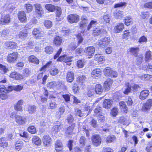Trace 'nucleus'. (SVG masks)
I'll return each instance as SVG.
<instances>
[{
  "label": "nucleus",
  "instance_id": "obj_46",
  "mask_svg": "<svg viewBox=\"0 0 152 152\" xmlns=\"http://www.w3.org/2000/svg\"><path fill=\"white\" fill-rule=\"evenodd\" d=\"M25 7L28 12L31 11L33 9L32 5L30 4H26Z\"/></svg>",
  "mask_w": 152,
  "mask_h": 152
},
{
  "label": "nucleus",
  "instance_id": "obj_23",
  "mask_svg": "<svg viewBox=\"0 0 152 152\" xmlns=\"http://www.w3.org/2000/svg\"><path fill=\"white\" fill-rule=\"evenodd\" d=\"M124 28V25L123 23H118L115 27L114 30L116 33H118L121 31L123 30Z\"/></svg>",
  "mask_w": 152,
  "mask_h": 152
},
{
  "label": "nucleus",
  "instance_id": "obj_30",
  "mask_svg": "<svg viewBox=\"0 0 152 152\" xmlns=\"http://www.w3.org/2000/svg\"><path fill=\"white\" fill-rule=\"evenodd\" d=\"M56 7L57 6L51 4H47L45 5L46 9L48 11L51 12H53L55 11Z\"/></svg>",
  "mask_w": 152,
  "mask_h": 152
},
{
  "label": "nucleus",
  "instance_id": "obj_21",
  "mask_svg": "<svg viewBox=\"0 0 152 152\" xmlns=\"http://www.w3.org/2000/svg\"><path fill=\"white\" fill-rule=\"evenodd\" d=\"M56 20L57 21H59L61 20V18H60L61 15L62 13V12L61 8L58 6L56 7Z\"/></svg>",
  "mask_w": 152,
  "mask_h": 152
},
{
  "label": "nucleus",
  "instance_id": "obj_63",
  "mask_svg": "<svg viewBox=\"0 0 152 152\" xmlns=\"http://www.w3.org/2000/svg\"><path fill=\"white\" fill-rule=\"evenodd\" d=\"M73 143V140H69L68 142L67 146L70 151L72 149Z\"/></svg>",
  "mask_w": 152,
  "mask_h": 152
},
{
  "label": "nucleus",
  "instance_id": "obj_3",
  "mask_svg": "<svg viewBox=\"0 0 152 152\" xmlns=\"http://www.w3.org/2000/svg\"><path fill=\"white\" fill-rule=\"evenodd\" d=\"M67 19L71 23H77L79 20V16L76 14H71L68 15Z\"/></svg>",
  "mask_w": 152,
  "mask_h": 152
},
{
  "label": "nucleus",
  "instance_id": "obj_40",
  "mask_svg": "<svg viewBox=\"0 0 152 152\" xmlns=\"http://www.w3.org/2000/svg\"><path fill=\"white\" fill-rule=\"evenodd\" d=\"M119 105L120 108L122 109L125 112L127 110V107L125 102L121 101L119 102Z\"/></svg>",
  "mask_w": 152,
  "mask_h": 152
},
{
  "label": "nucleus",
  "instance_id": "obj_16",
  "mask_svg": "<svg viewBox=\"0 0 152 152\" xmlns=\"http://www.w3.org/2000/svg\"><path fill=\"white\" fill-rule=\"evenodd\" d=\"M23 103V101L21 99L19 100L16 104L14 106L15 110L17 111H22V105Z\"/></svg>",
  "mask_w": 152,
  "mask_h": 152
},
{
  "label": "nucleus",
  "instance_id": "obj_11",
  "mask_svg": "<svg viewBox=\"0 0 152 152\" xmlns=\"http://www.w3.org/2000/svg\"><path fill=\"white\" fill-rule=\"evenodd\" d=\"M16 122L19 124L23 125L26 122V118L24 116L16 115L15 117Z\"/></svg>",
  "mask_w": 152,
  "mask_h": 152
},
{
  "label": "nucleus",
  "instance_id": "obj_60",
  "mask_svg": "<svg viewBox=\"0 0 152 152\" xmlns=\"http://www.w3.org/2000/svg\"><path fill=\"white\" fill-rule=\"evenodd\" d=\"M75 127V124H72L71 126H69L67 129L66 132L71 133L72 132V131Z\"/></svg>",
  "mask_w": 152,
  "mask_h": 152
},
{
  "label": "nucleus",
  "instance_id": "obj_59",
  "mask_svg": "<svg viewBox=\"0 0 152 152\" xmlns=\"http://www.w3.org/2000/svg\"><path fill=\"white\" fill-rule=\"evenodd\" d=\"M151 52L150 51L147 52L145 54V61H147L148 60L151 59Z\"/></svg>",
  "mask_w": 152,
  "mask_h": 152
},
{
  "label": "nucleus",
  "instance_id": "obj_48",
  "mask_svg": "<svg viewBox=\"0 0 152 152\" xmlns=\"http://www.w3.org/2000/svg\"><path fill=\"white\" fill-rule=\"evenodd\" d=\"M151 77H152V75H150L148 74L142 75L141 77V79L142 80H148Z\"/></svg>",
  "mask_w": 152,
  "mask_h": 152
},
{
  "label": "nucleus",
  "instance_id": "obj_18",
  "mask_svg": "<svg viewBox=\"0 0 152 152\" xmlns=\"http://www.w3.org/2000/svg\"><path fill=\"white\" fill-rule=\"evenodd\" d=\"M149 92L148 90H143L140 93L139 98L142 100L145 99L148 96Z\"/></svg>",
  "mask_w": 152,
  "mask_h": 152
},
{
  "label": "nucleus",
  "instance_id": "obj_44",
  "mask_svg": "<svg viewBox=\"0 0 152 152\" xmlns=\"http://www.w3.org/2000/svg\"><path fill=\"white\" fill-rule=\"evenodd\" d=\"M58 70L56 68H53L50 70V74L52 76H55L58 73Z\"/></svg>",
  "mask_w": 152,
  "mask_h": 152
},
{
  "label": "nucleus",
  "instance_id": "obj_6",
  "mask_svg": "<svg viewBox=\"0 0 152 152\" xmlns=\"http://www.w3.org/2000/svg\"><path fill=\"white\" fill-rule=\"evenodd\" d=\"M43 142L44 146L46 147L50 146L51 144V139L48 135L44 136L43 137Z\"/></svg>",
  "mask_w": 152,
  "mask_h": 152
},
{
  "label": "nucleus",
  "instance_id": "obj_7",
  "mask_svg": "<svg viewBox=\"0 0 152 152\" xmlns=\"http://www.w3.org/2000/svg\"><path fill=\"white\" fill-rule=\"evenodd\" d=\"M110 41V38L109 37H105L101 38L99 42V44L101 47L107 45Z\"/></svg>",
  "mask_w": 152,
  "mask_h": 152
},
{
  "label": "nucleus",
  "instance_id": "obj_15",
  "mask_svg": "<svg viewBox=\"0 0 152 152\" xmlns=\"http://www.w3.org/2000/svg\"><path fill=\"white\" fill-rule=\"evenodd\" d=\"M101 71L100 69H96L92 71L91 75L92 77L94 78L100 77L101 75Z\"/></svg>",
  "mask_w": 152,
  "mask_h": 152
},
{
  "label": "nucleus",
  "instance_id": "obj_57",
  "mask_svg": "<svg viewBox=\"0 0 152 152\" xmlns=\"http://www.w3.org/2000/svg\"><path fill=\"white\" fill-rule=\"evenodd\" d=\"M97 24V22L96 21L91 20L90 23L88 25V27L87 29L89 30L93 26Z\"/></svg>",
  "mask_w": 152,
  "mask_h": 152
},
{
  "label": "nucleus",
  "instance_id": "obj_49",
  "mask_svg": "<svg viewBox=\"0 0 152 152\" xmlns=\"http://www.w3.org/2000/svg\"><path fill=\"white\" fill-rule=\"evenodd\" d=\"M45 26L48 28H51L52 26V22L49 20H46L45 22Z\"/></svg>",
  "mask_w": 152,
  "mask_h": 152
},
{
  "label": "nucleus",
  "instance_id": "obj_41",
  "mask_svg": "<svg viewBox=\"0 0 152 152\" xmlns=\"http://www.w3.org/2000/svg\"><path fill=\"white\" fill-rule=\"evenodd\" d=\"M53 48L50 46H48L45 48V52L47 54H51L53 53Z\"/></svg>",
  "mask_w": 152,
  "mask_h": 152
},
{
  "label": "nucleus",
  "instance_id": "obj_8",
  "mask_svg": "<svg viewBox=\"0 0 152 152\" xmlns=\"http://www.w3.org/2000/svg\"><path fill=\"white\" fill-rule=\"evenodd\" d=\"M152 106V100L149 99L142 106V111L145 112L149 110Z\"/></svg>",
  "mask_w": 152,
  "mask_h": 152
},
{
  "label": "nucleus",
  "instance_id": "obj_33",
  "mask_svg": "<svg viewBox=\"0 0 152 152\" xmlns=\"http://www.w3.org/2000/svg\"><path fill=\"white\" fill-rule=\"evenodd\" d=\"M37 107L35 105H29L28 107V111L30 114H33L36 111Z\"/></svg>",
  "mask_w": 152,
  "mask_h": 152
},
{
  "label": "nucleus",
  "instance_id": "obj_2",
  "mask_svg": "<svg viewBox=\"0 0 152 152\" xmlns=\"http://www.w3.org/2000/svg\"><path fill=\"white\" fill-rule=\"evenodd\" d=\"M93 144L95 146H99L101 143V137L99 135H94L91 138Z\"/></svg>",
  "mask_w": 152,
  "mask_h": 152
},
{
  "label": "nucleus",
  "instance_id": "obj_9",
  "mask_svg": "<svg viewBox=\"0 0 152 152\" xmlns=\"http://www.w3.org/2000/svg\"><path fill=\"white\" fill-rule=\"evenodd\" d=\"M152 106V100L149 99L142 106V111L145 112L149 110Z\"/></svg>",
  "mask_w": 152,
  "mask_h": 152
},
{
  "label": "nucleus",
  "instance_id": "obj_29",
  "mask_svg": "<svg viewBox=\"0 0 152 152\" xmlns=\"http://www.w3.org/2000/svg\"><path fill=\"white\" fill-rule=\"evenodd\" d=\"M94 115L95 116H99V115L102 114V108L100 107H97L94 110Z\"/></svg>",
  "mask_w": 152,
  "mask_h": 152
},
{
  "label": "nucleus",
  "instance_id": "obj_38",
  "mask_svg": "<svg viewBox=\"0 0 152 152\" xmlns=\"http://www.w3.org/2000/svg\"><path fill=\"white\" fill-rule=\"evenodd\" d=\"M116 139V137L114 135H112L106 138V141L107 143H110L115 141Z\"/></svg>",
  "mask_w": 152,
  "mask_h": 152
},
{
  "label": "nucleus",
  "instance_id": "obj_12",
  "mask_svg": "<svg viewBox=\"0 0 152 152\" xmlns=\"http://www.w3.org/2000/svg\"><path fill=\"white\" fill-rule=\"evenodd\" d=\"M33 34L35 37H40L43 36V32L39 28H35L33 31Z\"/></svg>",
  "mask_w": 152,
  "mask_h": 152
},
{
  "label": "nucleus",
  "instance_id": "obj_17",
  "mask_svg": "<svg viewBox=\"0 0 152 152\" xmlns=\"http://www.w3.org/2000/svg\"><path fill=\"white\" fill-rule=\"evenodd\" d=\"M128 50V51L130 53L131 55L137 57L138 54L139 48L138 47H131Z\"/></svg>",
  "mask_w": 152,
  "mask_h": 152
},
{
  "label": "nucleus",
  "instance_id": "obj_4",
  "mask_svg": "<svg viewBox=\"0 0 152 152\" xmlns=\"http://www.w3.org/2000/svg\"><path fill=\"white\" fill-rule=\"evenodd\" d=\"M95 51V48L93 46L87 47L84 50V52L86 55L90 56L89 58H91L94 55Z\"/></svg>",
  "mask_w": 152,
  "mask_h": 152
},
{
  "label": "nucleus",
  "instance_id": "obj_62",
  "mask_svg": "<svg viewBox=\"0 0 152 152\" xmlns=\"http://www.w3.org/2000/svg\"><path fill=\"white\" fill-rule=\"evenodd\" d=\"M98 117V120L99 122L102 123L105 121V117L103 115L101 114Z\"/></svg>",
  "mask_w": 152,
  "mask_h": 152
},
{
  "label": "nucleus",
  "instance_id": "obj_50",
  "mask_svg": "<svg viewBox=\"0 0 152 152\" xmlns=\"http://www.w3.org/2000/svg\"><path fill=\"white\" fill-rule=\"evenodd\" d=\"M15 148L19 150L23 147V144L21 142H18V141L16 142L15 144Z\"/></svg>",
  "mask_w": 152,
  "mask_h": 152
},
{
  "label": "nucleus",
  "instance_id": "obj_5",
  "mask_svg": "<svg viewBox=\"0 0 152 152\" xmlns=\"http://www.w3.org/2000/svg\"><path fill=\"white\" fill-rule=\"evenodd\" d=\"M107 33V32L105 30L100 29V28L95 27L93 30V35L94 36H98L100 34L105 35Z\"/></svg>",
  "mask_w": 152,
  "mask_h": 152
},
{
  "label": "nucleus",
  "instance_id": "obj_1",
  "mask_svg": "<svg viewBox=\"0 0 152 152\" xmlns=\"http://www.w3.org/2000/svg\"><path fill=\"white\" fill-rule=\"evenodd\" d=\"M18 57V54L17 52H14L12 53L8 54L7 60L10 63H14L17 61Z\"/></svg>",
  "mask_w": 152,
  "mask_h": 152
},
{
  "label": "nucleus",
  "instance_id": "obj_56",
  "mask_svg": "<svg viewBox=\"0 0 152 152\" xmlns=\"http://www.w3.org/2000/svg\"><path fill=\"white\" fill-rule=\"evenodd\" d=\"M60 125H56L53 126L51 129V131L53 132H58V130L59 129L58 128L60 127Z\"/></svg>",
  "mask_w": 152,
  "mask_h": 152
},
{
  "label": "nucleus",
  "instance_id": "obj_24",
  "mask_svg": "<svg viewBox=\"0 0 152 152\" xmlns=\"http://www.w3.org/2000/svg\"><path fill=\"white\" fill-rule=\"evenodd\" d=\"M112 83V80L111 79H107L104 83V86L105 90L108 91L109 90L110 86Z\"/></svg>",
  "mask_w": 152,
  "mask_h": 152
},
{
  "label": "nucleus",
  "instance_id": "obj_14",
  "mask_svg": "<svg viewBox=\"0 0 152 152\" xmlns=\"http://www.w3.org/2000/svg\"><path fill=\"white\" fill-rule=\"evenodd\" d=\"M18 18L19 20L22 22L26 21V15L25 12L23 11L19 12L18 14Z\"/></svg>",
  "mask_w": 152,
  "mask_h": 152
},
{
  "label": "nucleus",
  "instance_id": "obj_26",
  "mask_svg": "<svg viewBox=\"0 0 152 152\" xmlns=\"http://www.w3.org/2000/svg\"><path fill=\"white\" fill-rule=\"evenodd\" d=\"M10 77L17 80L22 79L21 74L16 72H13L11 73L10 75Z\"/></svg>",
  "mask_w": 152,
  "mask_h": 152
},
{
  "label": "nucleus",
  "instance_id": "obj_36",
  "mask_svg": "<svg viewBox=\"0 0 152 152\" xmlns=\"http://www.w3.org/2000/svg\"><path fill=\"white\" fill-rule=\"evenodd\" d=\"M30 73L29 70L28 69H26L23 70V73L21 75V79H23L28 77Z\"/></svg>",
  "mask_w": 152,
  "mask_h": 152
},
{
  "label": "nucleus",
  "instance_id": "obj_28",
  "mask_svg": "<svg viewBox=\"0 0 152 152\" xmlns=\"http://www.w3.org/2000/svg\"><path fill=\"white\" fill-rule=\"evenodd\" d=\"M94 91L97 94H101L103 91V89L101 85L100 84L96 85Z\"/></svg>",
  "mask_w": 152,
  "mask_h": 152
},
{
  "label": "nucleus",
  "instance_id": "obj_39",
  "mask_svg": "<svg viewBox=\"0 0 152 152\" xmlns=\"http://www.w3.org/2000/svg\"><path fill=\"white\" fill-rule=\"evenodd\" d=\"M126 88L125 91H124V93L126 94H128L130 92L131 89V86L129 85L128 83L125 84Z\"/></svg>",
  "mask_w": 152,
  "mask_h": 152
},
{
  "label": "nucleus",
  "instance_id": "obj_58",
  "mask_svg": "<svg viewBox=\"0 0 152 152\" xmlns=\"http://www.w3.org/2000/svg\"><path fill=\"white\" fill-rule=\"evenodd\" d=\"M55 146L56 148H61L62 144L61 141L59 140H57L55 144Z\"/></svg>",
  "mask_w": 152,
  "mask_h": 152
},
{
  "label": "nucleus",
  "instance_id": "obj_13",
  "mask_svg": "<svg viewBox=\"0 0 152 152\" xmlns=\"http://www.w3.org/2000/svg\"><path fill=\"white\" fill-rule=\"evenodd\" d=\"M6 48L8 49L15 48L17 47V43L13 41H7L5 43Z\"/></svg>",
  "mask_w": 152,
  "mask_h": 152
},
{
  "label": "nucleus",
  "instance_id": "obj_10",
  "mask_svg": "<svg viewBox=\"0 0 152 152\" xmlns=\"http://www.w3.org/2000/svg\"><path fill=\"white\" fill-rule=\"evenodd\" d=\"M152 106V100L149 99L142 106V111L145 112L149 110Z\"/></svg>",
  "mask_w": 152,
  "mask_h": 152
},
{
  "label": "nucleus",
  "instance_id": "obj_22",
  "mask_svg": "<svg viewBox=\"0 0 152 152\" xmlns=\"http://www.w3.org/2000/svg\"><path fill=\"white\" fill-rule=\"evenodd\" d=\"M32 142L35 145L39 146L41 144V140L37 136H34L32 139Z\"/></svg>",
  "mask_w": 152,
  "mask_h": 152
},
{
  "label": "nucleus",
  "instance_id": "obj_51",
  "mask_svg": "<svg viewBox=\"0 0 152 152\" xmlns=\"http://www.w3.org/2000/svg\"><path fill=\"white\" fill-rule=\"evenodd\" d=\"M82 20L80 22V27H84L85 25L87 22V19L84 18H81Z\"/></svg>",
  "mask_w": 152,
  "mask_h": 152
},
{
  "label": "nucleus",
  "instance_id": "obj_45",
  "mask_svg": "<svg viewBox=\"0 0 152 152\" xmlns=\"http://www.w3.org/2000/svg\"><path fill=\"white\" fill-rule=\"evenodd\" d=\"M28 131L30 133H36V129L35 127L33 126H30L27 129Z\"/></svg>",
  "mask_w": 152,
  "mask_h": 152
},
{
  "label": "nucleus",
  "instance_id": "obj_47",
  "mask_svg": "<svg viewBox=\"0 0 152 152\" xmlns=\"http://www.w3.org/2000/svg\"><path fill=\"white\" fill-rule=\"evenodd\" d=\"M47 97H44L42 96H41L40 100H37V101L39 104H41L43 103H45L47 102Z\"/></svg>",
  "mask_w": 152,
  "mask_h": 152
},
{
  "label": "nucleus",
  "instance_id": "obj_53",
  "mask_svg": "<svg viewBox=\"0 0 152 152\" xmlns=\"http://www.w3.org/2000/svg\"><path fill=\"white\" fill-rule=\"evenodd\" d=\"M146 151L148 152L152 151V142H148L146 148Z\"/></svg>",
  "mask_w": 152,
  "mask_h": 152
},
{
  "label": "nucleus",
  "instance_id": "obj_27",
  "mask_svg": "<svg viewBox=\"0 0 152 152\" xmlns=\"http://www.w3.org/2000/svg\"><path fill=\"white\" fill-rule=\"evenodd\" d=\"M34 5L37 13L40 15H42L43 13V11L41 5L39 4H34Z\"/></svg>",
  "mask_w": 152,
  "mask_h": 152
},
{
  "label": "nucleus",
  "instance_id": "obj_31",
  "mask_svg": "<svg viewBox=\"0 0 152 152\" xmlns=\"http://www.w3.org/2000/svg\"><path fill=\"white\" fill-rule=\"evenodd\" d=\"M123 15V12L119 10H116L114 12V16L117 18H119L122 17Z\"/></svg>",
  "mask_w": 152,
  "mask_h": 152
},
{
  "label": "nucleus",
  "instance_id": "obj_64",
  "mask_svg": "<svg viewBox=\"0 0 152 152\" xmlns=\"http://www.w3.org/2000/svg\"><path fill=\"white\" fill-rule=\"evenodd\" d=\"M10 31L8 30H4L1 33L2 36H8L10 33Z\"/></svg>",
  "mask_w": 152,
  "mask_h": 152
},
{
  "label": "nucleus",
  "instance_id": "obj_25",
  "mask_svg": "<svg viewBox=\"0 0 152 152\" xmlns=\"http://www.w3.org/2000/svg\"><path fill=\"white\" fill-rule=\"evenodd\" d=\"M28 36V32L26 30H23L20 31L18 35V37L23 39L26 37Z\"/></svg>",
  "mask_w": 152,
  "mask_h": 152
},
{
  "label": "nucleus",
  "instance_id": "obj_19",
  "mask_svg": "<svg viewBox=\"0 0 152 152\" xmlns=\"http://www.w3.org/2000/svg\"><path fill=\"white\" fill-rule=\"evenodd\" d=\"M113 101L110 99H106L103 103V107L106 109L110 108L112 106Z\"/></svg>",
  "mask_w": 152,
  "mask_h": 152
},
{
  "label": "nucleus",
  "instance_id": "obj_52",
  "mask_svg": "<svg viewBox=\"0 0 152 152\" xmlns=\"http://www.w3.org/2000/svg\"><path fill=\"white\" fill-rule=\"evenodd\" d=\"M57 106V104L56 102L51 101L49 104L48 109H52L56 108Z\"/></svg>",
  "mask_w": 152,
  "mask_h": 152
},
{
  "label": "nucleus",
  "instance_id": "obj_37",
  "mask_svg": "<svg viewBox=\"0 0 152 152\" xmlns=\"http://www.w3.org/2000/svg\"><path fill=\"white\" fill-rule=\"evenodd\" d=\"M62 41V39L59 36L56 37L55 38L53 42L56 45H60Z\"/></svg>",
  "mask_w": 152,
  "mask_h": 152
},
{
  "label": "nucleus",
  "instance_id": "obj_43",
  "mask_svg": "<svg viewBox=\"0 0 152 152\" xmlns=\"http://www.w3.org/2000/svg\"><path fill=\"white\" fill-rule=\"evenodd\" d=\"M132 19L129 17H126L124 20L125 24L127 26H129L132 23Z\"/></svg>",
  "mask_w": 152,
  "mask_h": 152
},
{
  "label": "nucleus",
  "instance_id": "obj_35",
  "mask_svg": "<svg viewBox=\"0 0 152 152\" xmlns=\"http://www.w3.org/2000/svg\"><path fill=\"white\" fill-rule=\"evenodd\" d=\"M112 70L110 67H107L105 68L104 70V75L106 76H110L111 75Z\"/></svg>",
  "mask_w": 152,
  "mask_h": 152
},
{
  "label": "nucleus",
  "instance_id": "obj_20",
  "mask_svg": "<svg viewBox=\"0 0 152 152\" xmlns=\"http://www.w3.org/2000/svg\"><path fill=\"white\" fill-rule=\"evenodd\" d=\"M74 78V73L71 72H68L66 76V80L69 83L72 82Z\"/></svg>",
  "mask_w": 152,
  "mask_h": 152
},
{
  "label": "nucleus",
  "instance_id": "obj_32",
  "mask_svg": "<svg viewBox=\"0 0 152 152\" xmlns=\"http://www.w3.org/2000/svg\"><path fill=\"white\" fill-rule=\"evenodd\" d=\"M29 61L31 62L34 63L36 64H38L39 61V60L34 56H31L29 57Z\"/></svg>",
  "mask_w": 152,
  "mask_h": 152
},
{
  "label": "nucleus",
  "instance_id": "obj_34",
  "mask_svg": "<svg viewBox=\"0 0 152 152\" xmlns=\"http://www.w3.org/2000/svg\"><path fill=\"white\" fill-rule=\"evenodd\" d=\"M10 19L9 15L7 14L4 17L2 16L1 22H3L4 23H8L10 21Z\"/></svg>",
  "mask_w": 152,
  "mask_h": 152
},
{
  "label": "nucleus",
  "instance_id": "obj_55",
  "mask_svg": "<svg viewBox=\"0 0 152 152\" xmlns=\"http://www.w3.org/2000/svg\"><path fill=\"white\" fill-rule=\"evenodd\" d=\"M126 4L127 3L125 2H121L115 4L114 5V7H122L123 6H126Z\"/></svg>",
  "mask_w": 152,
  "mask_h": 152
},
{
  "label": "nucleus",
  "instance_id": "obj_42",
  "mask_svg": "<svg viewBox=\"0 0 152 152\" xmlns=\"http://www.w3.org/2000/svg\"><path fill=\"white\" fill-rule=\"evenodd\" d=\"M3 87H4L2 88V89H1V88H0V91H2V92H3V93H2L1 94L0 96V98L2 99H5L7 98V96L6 94H5L6 93V92H4L5 89L4 88H5V87L4 86Z\"/></svg>",
  "mask_w": 152,
  "mask_h": 152
},
{
  "label": "nucleus",
  "instance_id": "obj_54",
  "mask_svg": "<svg viewBox=\"0 0 152 152\" xmlns=\"http://www.w3.org/2000/svg\"><path fill=\"white\" fill-rule=\"evenodd\" d=\"M142 58L143 56L142 54L139 55L136 59L137 63V65H140L142 63Z\"/></svg>",
  "mask_w": 152,
  "mask_h": 152
},
{
  "label": "nucleus",
  "instance_id": "obj_61",
  "mask_svg": "<svg viewBox=\"0 0 152 152\" xmlns=\"http://www.w3.org/2000/svg\"><path fill=\"white\" fill-rule=\"evenodd\" d=\"M86 78V77L85 76L82 75L79 76L77 78V80L79 82L83 83L84 82Z\"/></svg>",
  "mask_w": 152,
  "mask_h": 152
}]
</instances>
